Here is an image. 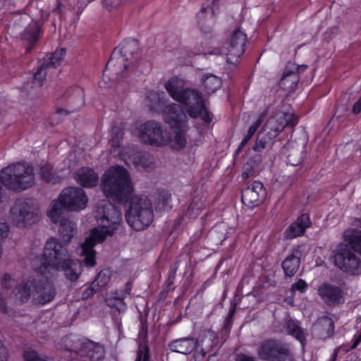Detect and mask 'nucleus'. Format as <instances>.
<instances>
[{
	"label": "nucleus",
	"mask_w": 361,
	"mask_h": 361,
	"mask_svg": "<svg viewBox=\"0 0 361 361\" xmlns=\"http://www.w3.org/2000/svg\"><path fill=\"white\" fill-rule=\"evenodd\" d=\"M118 128H112V134H114L110 141L111 147V154L114 157H119L129 166H134L138 169H148L153 164L152 157L147 153L136 152L130 147H121L119 140L122 137L123 133L118 132Z\"/></svg>",
	"instance_id": "obj_7"
},
{
	"label": "nucleus",
	"mask_w": 361,
	"mask_h": 361,
	"mask_svg": "<svg viewBox=\"0 0 361 361\" xmlns=\"http://www.w3.org/2000/svg\"><path fill=\"white\" fill-rule=\"evenodd\" d=\"M335 265L341 270L350 275L361 273V262L359 258L348 249L341 247L334 255Z\"/></svg>",
	"instance_id": "obj_10"
},
{
	"label": "nucleus",
	"mask_w": 361,
	"mask_h": 361,
	"mask_svg": "<svg viewBox=\"0 0 361 361\" xmlns=\"http://www.w3.org/2000/svg\"><path fill=\"white\" fill-rule=\"evenodd\" d=\"M8 357L7 349L4 346L3 343L0 340V361H6Z\"/></svg>",
	"instance_id": "obj_50"
},
{
	"label": "nucleus",
	"mask_w": 361,
	"mask_h": 361,
	"mask_svg": "<svg viewBox=\"0 0 361 361\" xmlns=\"http://www.w3.org/2000/svg\"><path fill=\"white\" fill-rule=\"evenodd\" d=\"M88 202L84 190L81 188H69V211H80L87 207Z\"/></svg>",
	"instance_id": "obj_21"
},
{
	"label": "nucleus",
	"mask_w": 361,
	"mask_h": 361,
	"mask_svg": "<svg viewBox=\"0 0 361 361\" xmlns=\"http://www.w3.org/2000/svg\"><path fill=\"white\" fill-rule=\"evenodd\" d=\"M301 252L300 247L295 248L288 255L282 263V268L286 276H293L298 271L300 262Z\"/></svg>",
	"instance_id": "obj_24"
},
{
	"label": "nucleus",
	"mask_w": 361,
	"mask_h": 361,
	"mask_svg": "<svg viewBox=\"0 0 361 361\" xmlns=\"http://www.w3.org/2000/svg\"><path fill=\"white\" fill-rule=\"evenodd\" d=\"M343 239L352 249L361 255V231H345L343 233Z\"/></svg>",
	"instance_id": "obj_28"
},
{
	"label": "nucleus",
	"mask_w": 361,
	"mask_h": 361,
	"mask_svg": "<svg viewBox=\"0 0 361 361\" xmlns=\"http://www.w3.org/2000/svg\"><path fill=\"white\" fill-rule=\"evenodd\" d=\"M268 144V140L264 137H258L253 147L255 151L261 152Z\"/></svg>",
	"instance_id": "obj_48"
},
{
	"label": "nucleus",
	"mask_w": 361,
	"mask_h": 361,
	"mask_svg": "<svg viewBox=\"0 0 361 361\" xmlns=\"http://www.w3.org/2000/svg\"><path fill=\"white\" fill-rule=\"evenodd\" d=\"M283 349L281 345L275 341H265L258 349V355L262 360H279V355Z\"/></svg>",
	"instance_id": "obj_20"
},
{
	"label": "nucleus",
	"mask_w": 361,
	"mask_h": 361,
	"mask_svg": "<svg viewBox=\"0 0 361 361\" xmlns=\"http://www.w3.org/2000/svg\"><path fill=\"white\" fill-rule=\"evenodd\" d=\"M205 355V351L201 348L200 350V353H197V351L195 352L194 356L195 359L202 358Z\"/></svg>",
	"instance_id": "obj_55"
},
{
	"label": "nucleus",
	"mask_w": 361,
	"mask_h": 361,
	"mask_svg": "<svg viewBox=\"0 0 361 361\" xmlns=\"http://www.w3.org/2000/svg\"><path fill=\"white\" fill-rule=\"evenodd\" d=\"M267 195L266 190L262 183L254 181L242 192V202L249 207H255L260 204Z\"/></svg>",
	"instance_id": "obj_15"
},
{
	"label": "nucleus",
	"mask_w": 361,
	"mask_h": 361,
	"mask_svg": "<svg viewBox=\"0 0 361 361\" xmlns=\"http://www.w3.org/2000/svg\"><path fill=\"white\" fill-rule=\"evenodd\" d=\"M236 361H255L254 358L245 355H238Z\"/></svg>",
	"instance_id": "obj_53"
},
{
	"label": "nucleus",
	"mask_w": 361,
	"mask_h": 361,
	"mask_svg": "<svg viewBox=\"0 0 361 361\" xmlns=\"http://www.w3.org/2000/svg\"><path fill=\"white\" fill-rule=\"evenodd\" d=\"M353 112L355 114H358L361 112V99H358L353 106Z\"/></svg>",
	"instance_id": "obj_52"
},
{
	"label": "nucleus",
	"mask_w": 361,
	"mask_h": 361,
	"mask_svg": "<svg viewBox=\"0 0 361 361\" xmlns=\"http://www.w3.org/2000/svg\"><path fill=\"white\" fill-rule=\"evenodd\" d=\"M33 267L41 274L49 272L51 269L66 271L68 268V243L65 240L49 238L44 247L43 257H36Z\"/></svg>",
	"instance_id": "obj_5"
},
{
	"label": "nucleus",
	"mask_w": 361,
	"mask_h": 361,
	"mask_svg": "<svg viewBox=\"0 0 361 361\" xmlns=\"http://www.w3.org/2000/svg\"><path fill=\"white\" fill-rule=\"evenodd\" d=\"M169 348L173 352L187 355L197 350V341L193 338H183L172 341Z\"/></svg>",
	"instance_id": "obj_23"
},
{
	"label": "nucleus",
	"mask_w": 361,
	"mask_h": 361,
	"mask_svg": "<svg viewBox=\"0 0 361 361\" xmlns=\"http://www.w3.org/2000/svg\"><path fill=\"white\" fill-rule=\"evenodd\" d=\"M360 342H361V332L357 336H355L352 348H355L360 343Z\"/></svg>",
	"instance_id": "obj_54"
},
{
	"label": "nucleus",
	"mask_w": 361,
	"mask_h": 361,
	"mask_svg": "<svg viewBox=\"0 0 361 361\" xmlns=\"http://www.w3.org/2000/svg\"><path fill=\"white\" fill-rule=\"evenodd\" d=\"M96 286H93L92 284V287L88 288L85 292L83 293L82 297L84 298H88L90 295H92L94 292L97 291V289L95 288Z\"/></svg>",
	"instance_id": "obj_51"
},
{
	"label": "nucleus",
	"mask_w": 361,
	"mask_h": 361,
	"mask_svg": "<svg viewBox=\"0 0 361 361\" xmlns=\"http://www.w3.org/2000/svg\"><path fill=\"white\" fill-rule=\"evenodd\" d=\"M36 282V277H30L25 283L15 286L11 291V298L16 304L27 302L31 295V288Z\"/></svg>",
	"instance_id": "obj_18"
},
{
	"label": "nucleus",
	"mask_w": 361,
	"mask_h": 361,
	"mask_svg": "<svg viewBox=\"0 0 361 361\" xmlns=\"http://www.w3.org/2000/svg\"><path fill=\"white\" fill-rule=\"evenodd\" d=\"M164 87L172 99L183 105L191 118L200 117L207 123L212 121V117L205 107L202 94L195 89L184 88L183 79L172 77L166 82Z\"/></svg>",
	"instance_id": "obj_4"
},
{
	"label": "nucleus",
	"mask_w": 361,
	"mask_h": 361,
	"mask_svg": "<svg viewBox=\"0 0 361 361\" xmlns=\"http://www.w3.org/2000/svg\"><path fill=\"white\" fill-rule=\"evenodd\" d=\"M298 118L293 114L277 112L268 119L263 131L268 137L269 140L275 138L286 126H295Z\"/></svg>",
	"instance_id": "obj_9"
},
{
	"label": "nucleus",
	"mask_w": 361,
	"mask_h": 361,
	"mask_svg": "<svg viewBox=\"0 0 361 361\" xmlns=\"http://www.w3.org/2000/svg\"><path fill=\"white\" fill-rule=\"evenodd\" d=\"M128 61L129 59L126 56L121 54L120 51L114 50L104 71V79L111 73L116 75L118 79L121 78L120 75H123L124 72L130 71L135 65L134 60L131 59L130 62Z\"/></svg>",
	"instance_id": "obj_14"
},
{
	"label": "nucleus",
	"mask_w": 361,
	"mask_h": 361,
	"mask_svg": "<svg viewBox=\"0 0 361 361\" xmlns=\"http://www.w3.org/2000/svg\"><path fill=\"white\" fill-rule=\"evenodd\" d=\"M152 197L154 201V207L156 210L162 211L169 207V203L171 199V196L167 191L162 190L161 192H158Z\"/></svg>",
	"instance_id": "obj_31"
},
{
	"label": "nucleus",
	"mask_w": 361,
	"mask_h": 361,
	"mask_svg": "<svg viewBox=\"0 0 361 361\" xmlns=\"http://www.w3.org/2000/svg\"><path fill=\"white\" fill-rule=\"evenodd\" d=\"M98 226L93 228L90 235L81 245V256L85 266L92 267L96 264L94 246L111 235L122 221L121 212L111 202L103 200L95 212Z\"/></svg>",
	"instance_id": "obj_3"
},
{
	"label": "nucleus",
	"mask_w": 361,
	"mask_h": 361,
	"mask_svg": "<svg viewBox=\"0 0 361 361\" xmlns=\"http://www.w3.org/2000/svg\"><path fill=\"white\" fill-rule=\"evenodd\" d=\"M317 293L322 300L329 306H336L345 301L343 290L337 286L323 283L319 286Z\"/></svg>",
	"instance_id": "obj_16"
},
{
	"label": "nucleus",
	"mask_w": 361,
	"mask_h": 361,
	"mask_svg": "<svg viewBox=\"0 0 361 361\" xmlns=\"http://www.w3.org/2000/svg\"><path fill=\"white\" fill-rule=\"evenodd\" d=\"M202 83L207 94L216 91L222 85L221 80L212 74L207 75L202 78Z\"/></svg>",
	"instance_id": "obj_30"
},
{
	"label": "nucleus",
	"mask_w": 361,
	"mask_h": 361,
	"mask_svg": "<svg viewBox=\"0 0 361 361\" xmlns=\"http://www.w3.org/2000/svg\"><path fill=\"white\" fill-rule=\"evenodd\" d=\"M123 2V0H104V5L108 10H112L118 7Z\"/></svg>",
	"instance_id": "obj_49"
},
{
	"label": "nucleus",
	"mask_w": 361,
	"mask_h": 361,
	"mask_svg": "<svg viewBox=\"0 0 361 361\" xmlns=\"http://www.w3.org/2000/svg\"><path fill=\"white\" fill-rule=\"evenodd\" d=\"M1 286L4 289H10L16 284V280L9 274H4L1 279Z\"/></svg>",
	"instance_id": "obj_42"
},
{
	"label": "nucleus",
	"mask_w": 361,
	"mask_h": 361,
	"mask_svg": "<svg viewBox=\"0 0 361 361\" xmlns=\"http://www.w3.org/2000/svg\"><path fill=\"white\" fill-rule=\"evenodd\" d=\"M23 19L24 20L27 21V20H29V19H30V17H29L28 16H27V15H24V16H23Z\"/></svg>",
	"instance_id": "obj_58"
},
{
	"label": "nucleus",
	"mask_w": 361,
	"mask_h": 361,
	"mask_svg": "<svg viewBox=\"0 0 361 361\" xmlns=\"http://www.w3.org/2000/svg\"><path fill=\"white\" fill-rule=\"evenodd\" d=\"M51 69L49 63H43L37 68V71L33 75L32 83L37 87L43 85L49 71Z\"/></svg>",
	"instance_id": "obj_32"
},
{
	"label": "nucleus",
	"mask_w": 361,
	"mask_h": 361,
	"mask_svg": "<svg viewBox=\"0 0 361 361\" xmlns=\"http://www.w3.org/2000/svg\"><path fill=\"white\" fill-rule=\"evenodd\" d=\"M310 226L311 221L309 215L303 214L297 219L296 221L292 223L287 228L284 233V236L287 239H293L301 236Z\"/></svg>",
	"instance_id": "obj_19"
},
{
	"label": "nucleus",
	"mask_w": 361,
	"mask_h": 361,
	"mask_svg": "<svg viewBox=\"0 0 361 361\" xmlns=\"http://www.w3.org/2000/svg\"><path fill=\"white\" fill-rule=\"evenodd\" d=\"M163 119L173 130L175 135L170 139L161 125L155 121H149L142 124H136L132 130L139 140L147 145L162 147L170 143L171 147L179 150L185 147L186 138L185 130L187 125V116L179 104H171L164 106Z\"/></svg>",
	"instance_id": "obj_2"
},
{
	"label": "nucleus",
	"mask_w": 361,
	"mask_h": 361,
	"mask_svg": "<svg viewBox=\"0 0 361 361\" xmlns=\"http://www.w3.org/2000/svg\"><path fill=\"white\" fill-rule=\"evenodd\" d=\"M0 178L8 188L14 190H26L34 184V168L26 163L12 164L1 170Z\"/></svg>",
	"instance_id": "obj_6"
},
{
	"label": "nucleus",
	"mask_w": 361,
	"mask_h": 361,
	"mask_svg": "<svg viewBox=\"0 0 361 361\" xmlns=\"http://www.w3.org/2000/svg\"><path fill=\"white\" fill-rule=\"evenodd\" d=\"M71 4H73V10L76 13V20L79 18V16L82 12L85 7L87 6V0H78L75 2V0H71Z\"/></svg>",
	"instance_id": "obj_44"
},
{
	"label": "nucleus",
	"mask_w": 361,
	"mask_h": 361,
	"mask_svg": "<svg viewBox=\"0 0 361 361\" xmlns=\"http://www.w3.org/2000/svg\"><path fill=\"white\" fill-rule=\"evenodd\" d=\"M6 306L5 302L0 300V311L6 312Z\"/></svg>",
	"instance_id": "obj_56"
},
{
	"label": "nucleus",
	"mask_w": 361,
	"mask_h": 361,
	"mask_svg": "<svg viewBox=\"0 0 361 361\" xmlns=\"http://www.w3.org/2000/svg\"><path fill=\"white\" fill-rule=\"evenodd\" d=\"M34 216V207L32 202L19 200L11 209L10 217L17 227L23 228L31 223Z\"/></svg>",
	"instance_id": "obj_13"
},
{
	"label": "nucleus",
	"mask_w": 361,
	"mask_h": 361,
	"mask_svg": "<svg viewBox=\"0 0 361 361\" xmlns=\"http://www.w3.org/2000/svg\"><path fill=\"white\" fill-rule=\"evenodd\" d=\"M69 100L76 108L82 106L85 103L83 90L78 86L69 88Z\"/></svg>",
	"instance_id": "obj_33"
},
{
	"label": "nucleus",
	"mask_w": 361,
	"mask_h": 361,
	"mask_svg": "<svg viewBox=\"0 0 361 361\" xmlns=\"http://www.w3.org/2000/svg\"><path fill=\"white\" fill-rule=\"evenodd\" d=\"M147 105L149 108L156 112L164 110L166 102V97L163 92H149L147 96Z\"/></svg>",
	"instance_id": "obj_26"
},
{
	"label": "nucleus",
	"mask_w": 361,
	"mask_h": 361,
	"mask_svg": "<svg viewBox=\"0 0 361 361\" xmlns=\"http://www.w3.org/2000/svg\"><path fill=\"white\" fill-rule=\"evenodd\" d=\"M102 188L107 198L128 204L126 219L136 231L148 227L153 221L152 200L133 195V187L128 172L123 166H112L102 176Z\"/></svg>",
	"instance_id": "obj_1"
},
{
	"label": "nucleus",
	"mask_w": 361,
	"mask_h": 361,
	"mask_svg": "<svg viewBox=\"0 0 361 361\" xmlns=\"http://www.w3.org/2000/svg\"><path fill=\"white\" fill-rule=\"evenodd\" d=\"M48 216L52 223L66 230L68 221V191L66 189L51 202Z\"/></svg>",
	"instance_id": "obj_11"
},
{
	"label": "nucleus",
	"mask_w": 361,
	"mask_h": 361,
	"mask_svg": "<svg viewBox=\"0 0 361 361\" xmlns=\"http://www.w3.org/2000/svg\"><path fill=\"white\" fill-rule=\"evenodd\" d=\"M247 42V35L245 34L244 31L241 30V28L238 27L231 32L227 51L225 49L220 50L219 49L215 47L212 51H202V53L204 55L226 54L227 62L234 64L238 62V59L244 53Z\"/></svg>",
	"instance_id": "obj_8"
},
{
	"label": "nucleus",
	"mask_w": 361,
	"mask_h": 361,
	"mask_svg": "<svg viewBox=\"0 0 361 361\" xmlns=\"http://www.w3.org/2000/svg\"><path fill=\"white\" fill-rule=\"evenodd\" d=\"M39 26L35 21H32L24 30L22 37L24 40L32 44L38 37Z\"/></svg>",
	"instance_id": "obj_35"
},
{
	"label": "nucleus",
	"mask_w": 361,
	"mask_h": 361,
	"mask_svg": "<svg viewBox=\"0 0 361 361\" xmlns=\"http://www.w3.org/2000/svg\"><path fill=\"white\" fill-rule=\"evenodd\" d=\"M149 352L146 347H140L135 361H149Z\"/></svg>",
	"instance_id": "obj_47"
},
{
	"label": "nucleus",
	"mask_w": 361,
	"mask_h": 361,
	"mask_svg": "<svg viewBox=\"0 0 361 361\" xmlns=\"http://www.w3.org/2000/svg\"><path fill=\"white\" fill-rule=\"evenodd\" d=\"M111 271L109 269L102 270L97 275L92 285L94 286L104 287L110 281Z\"/></svg>",
	"instance_id": "obj_39"
},
{
	"label": "nucleus",
	"mask_w": 361,
	"mask_h": 361,
	"mask_svg": "<svg viewBox=\"0 0 361 361\" xmlns=\"http://www.w3.org/2000/svg\"><path fill=\"white\" fill-rule=\"evenodd\" d=\"M286 326L288 334L294 336L304 346L305 334L298 326V322L293 320H288Z\"/></svg>",
	"instance_id": "obj_34"
},
{
	"label": "nucleus",
	"mask_w": 361,
	"mask_h": 361,
	"mask_svg": "<svg viewBox=\"0 0 361 361\" xmlns=\"http://www.w3.org/2000/svg\"><path fill=\"white\" fill-rule=\"evenodd\" d=\"M82 269V265L80 261H69V281H76L80 276Z\"/></svg>",
	"instance_id": "obj_38"
},
{
	"label": "nucleus",
	"mask_w": 361,
	"mask_h": 361,
	"mask_svg": "<svg viewBox=\"0 0 361 361\" xmlns=\"http://www.w3.org/2000/svg\"><path fill=\"white\" fill-rule=\"evenodd\" d=\"M74 178L78 183L83 187H94L98 183V175L93 169L82 167L78 169L74 174Z\"/></svg>",
	"instance_id": "obj_22"
},
{
	"label": "nucleus",
	"mask_w": 361,
	"mask_h": 361,
	"mask_svg": "<svg viewBox=\"0 0 361 361\" xmlns=\"http://www.w3.org/2000/svg\"><path fill=\"white\" fill-rule=\"evenodd\" d=\"M266 114H267L266 112H263L259 116L257 120L249 128L247 135L243 139L242 142H240V144L238 147V152H239L247 144V142L250 140V139L253 136V135L255 133L257 129L259 128V126L261 125V123L264 121Z\"/></svg>",
	"instance_id": "obj_36"
},
{
	"label": "nucleus",
	"mask_w": 361,
	"mask_h": 361,
	"mask_svg": "<svg viewBox=\"0 0 361 361\" xmlns=\"http://www.w3.org/2000/svg\"><path fill=\"white\" fill-rule=\"evenodd\" d=\"M9 226L4 221H0V248H2L1 243L8 236L9 234Z\"/></svg>",
	"instance_id": "obj_45"
},
{
	"label": "nucleus",
	"mask_w": 361,
	"mask_h": 361,
	"mask_svg": "<svg viewBox=\"0 0 361 361\" xmlns=\"http://www.w3.org/2000/svg\"><path fill=\"white\" fill-rule=\"evenodd\" d=\"M41 176L45 182L51 185L59 183L65 177L64 176L59 175L58 171H54L49 165L41 169Z\"/></svg>",
	"instance_id": "obj_29"
},
{
	"label": "nucleus",
	"mask_w": 361,
	"mask_h": 361,
	"mask_svg": "<svg viewBox=\"0 0 361 361\" xmlns=\"http://www.w3.org/2000/svg\"><path fill=\"white\" fill-rule=\"evenodd\" d=\"M66 54V49L56 50L53 54L48 56L47 58L44 59V62L49 63L51 68L52 67L57 68L60 66L61 61L63 59Z\"/></svg>",
	"instance_id": "obj_37"
},
{
	"label": "nucleus",
	"mask_w": 361,
	"mask_h": 361,
	"mask_svg": "<svg viewBox=\"0 0 361 361\" xmlns=\"http://www.w3.org/2000/svg\"><path fill=\"white\" fill-rule=\"evenodd\" d=\"M25 361H48L46 356L42 355L34 350H27L23 354Z\"/></svg>",
	"instance_id": "obj_41"
},
{
	"label": "nucleus",
	"mask_w": 361,
	"mask_h": 361,
	"mask_svg": "<svg viewBox=\"0 0 361 361\" xmlns=\"http://www.w3.org/2000/svg\"><path fill=\"white\" fill-rule=\"evenodd\" d=\"M255 173V169L252 163L247 162L243 167L242 171V178L244 180H246L252 176H253Z\"/></svg>",
	"instance_id": "obj_43"
},
{
	"label": "nucleus",
	"mask_w": 361,
	"mask_h": 361,
	"mask_svg": "<svg viewBox=\"0 0 361 361\" xmlns=\"http://www.w3.org/2000/svg\"><path fill=\"white\" fill-rule=\"evenodd\" d=\"M307 283L302 279H299L295 283H293L291 286V291L295 292L298 290L301 293H304L307 289Z\"/></svg>",
	"instance_id": "obj_46"
},
{
	"label": "nucleus",
	"mask_w": 361,
	"mask_h": 361,
	"mask_svg": "<svg viewBox=\"0 0 361 361\" xmlns=\"http://www.w3.org/2000/svg\"><path fill=\"white\" fill-rule=\"evenodd\" d=\"M32 298L35 302L44 305L51 301L55 295L53 285L47 279L36 278V282L33 285Z\"/></svg>",
	"instance_id": "obj_17"
},
{
	"label": "nucleus",
	"mask_w": 361,
	"mask_h": 361,
	"mask_svg": "<svg viewBox=\"0 0 361 361\" xmlns=\"http://www.w3.org/2000/svg\"><path fill=\"white\" fill-rule=\"evenodd\" d=\"M71 342L69 351H74L80 353L82 356H87L93 361L99 360L104 357V348L97 343L85 338H79L76 336L71 337Z\"/></svg>",
	"instance_id": "obj_12"
},
{
	"label": "nucleus",
	"mask_w": 361,
	"mask_h": 361,
	"mask_svg": "<svg viewBox=\"0 0 361 361\" xmlns=\"http://www.w3.org/2000/svg\"><path fill=\"white\" fill-rule=\"evenodd\" d=\"M106 301L109 307L116 310L119 313L124 312L126 310L127 306L123 298L117 297L109 298Z\"/></svg>",
	"instance_id": "obj_40"
},
{
	"label": "nucleus",
	"mask_w": 361,
	"mask_h": 361,
	"mask_svg": "<svg viewBox=\"0 0 361 361\" xmlns=\"http://www.w3.org/2000/svg\"><path fill=\"white\" fill-rule=\"evenodd\" d=\"M334 329V325L332 319L326 316L319 318L313 325L314 331L322 339L331 337L333 335Z\"/></svg>",
	"instance_id": "obj_25"
},
{
	"label": "nucleus",
	"mask_w": 361,
	"mask_h": 361,
	"mask_svg": "<svg viewBox=\"0 0 361 361\" xmlns=\"http://www.w3.org/2000/svg\"><path fill=\"white\" fill-rule=\"evenodd\" d=\"M68 227H69V233H72L73 231V226L71 225V223L69 222V225H68ZM71 235V233H69V236Z\"/></svg>",
	"instance_id": "obj_57"
},
{
	"label": "nucleus",
	"mask_w": 361,
	"mask_h": 361,
	"mask_svg": "<svg viewBox=\"0 0 361 361\" xmlns=\"http://www.w3.org/2000/svg\"><path fill=\"white\" fill-rule=\"evenodd\" d=\"M299 75L296 71L286 70L281 79L280 85L287 91H291L295 89L299 82Z\"/></svg>",
	"instance_id": "obj_27"
}]
</instances>
